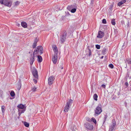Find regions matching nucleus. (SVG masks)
Instances as JSON below:
<instances>
[{
  "instance_id": "obj_1",
  "label": "nucleus",
  "mask_w": 131,
  "mask_h": 131,
  "mask_svg": "<svg viewBox=\"0 0 131 131\" xmlns=\"http://www.w3.org/2000/svg\"><path fill=\"white\" fill-rule=\"evenodd\" d=\"M52 47L53 50L54 52V54L52 60L53 63L56 64L57 60V54L58 53V50L56 46L55 45H53Z\"/></svg>"
},
{
  "instance_id": "obj_2",
  "label": "nucleus",
  "mask_w": 131,
  "mask_h": 131,
  "mask_svg": "<svg viewBox=\"0 0 131 131\" xmlns=\"http://www.w3.org/2000/svg\"><path fill=\"white\" fill-rule=\"evenodd\" d=\"M43 48L41 46H38L37 48L35 49L34 52V54H41L43 53Z\"/></svg>"
},
{
  "instance_id": "obj_3",
  "label": "nucleus",
  "mask_w": 131,
  "mask_h": 131,
  "mask_svg": "<svg viewBox=\"0 0 131 131\" xmlns=\"http://www.w3.org/2000/svg\"><path fill=\"white\" fill-rule=\"evenodd\" d=\"M72 102L73 100H72L70 99L67 102V104L64 110V111L65 112H67L68 111Z\"/></svg>"
},
{
  "instance_id": "obj_4",
  "label": "nucleus",
  "mask_w": 131,
  "mask_h": 131,
  "mask_svg": "<svg viewBox=\"0 0 131 131\" xmlns=\"http://www.w3.org/2000/svg\"><path fill=\"white\" fill-rule=\"evenodd\" d=\"M32 73L34 78L36 79H37L38 77V72L35 68H33Z\"/></svg>"
},
{
  "instance_id": "obj_5",
  "label": "nucleus",
  "mask_w": 131,
  "mask_h": 131,
  "mask_svg": "<svg viewBox=\"0 0 131 131\" xmlns=\"http://www.w3.org/2000/svg\"><path fill=\"white\" fill-rule=\"evenodd\" d=\"M100 106H98L96 107L95 111V114H96L97 115H99L102 112V110L101 107V105H100Z\"/></svg>"
},
{
  "instance_id": "obj_6",
  "label": "nucleus",
  "mask_w": 131,
  "mask_h": 131,
  "mask_svg": "<svg viewBox=\"0 0 131 131\" xmlns=\"http://www.w3.org/2000/svg\"><path fill=\"white\" fill-rule=\"evenodd\" d=\"M17 107L18 108L20 109H24L22 110H21L20 112V113H23L26 110V107H25L24 106L21 104L18 105L17 106Z\"/></svg>"
},
{
  "instance_id": "obj_7",
  "label": "nucleus",
  "mask_w": 131,
  "mask_h": 131,
  "mask_svg": "<svg viewBox=\"0 0 131 131\" xmlns=\"http://www.w3.org/2000/svg\"><path fill=\"white\" fill-rule=\"evenodd\" d=\"M55 78L53 76H51L48 79V84L49 85H51L53 83Z\"/></svg>"
},
{
  "instance_id": "obj_8",
  "label": "nucleus",
  "mask_w": 131,
  "mask_h": 131,
  "mask_svg": "<svg viewBox=\"0 0 131 131\" xmlns=\"http://www.w3.org/2000/svg\"><path fill=\"white\" fill-rule=\"evenodd\" d=\"M85 127L88 129L90 130H92L93 128V126L88 123H86L85 124Z\"/></svg>"
},
{
  "instance_id": "obj_9",
  "label": "nucleus",
  "mask_w": 131,
  "mask_h": 131,
  "mask_svg": "<svg viewBox=\"0 0 131 131\" xmlns=\"http://www.w3.org/2000/svg\"><path fill=\"white\" fill-rule=\"evenodd\" d=\"M3 4L9 7L11 5L12 2L8 0H4Z\"/></svg>"
},
{
  "instance_id": "obj_10",
  "label": "nucleus",
  "mask_w": 131,
  "mask_h": 131,
  "mask_svg": "<svg viewBox=\"0 0 131 131\" xmlns=\"http://www.w3.org/2000/svg\"><path fill=\"white\" fill-rule=\"evenodd\" d=\"M66 34L67 32H65L61 37V41L62 43H63L66 39Z\"/></svg>"
},
{
  "instance_id": "obj_11",
  "label": "nucleus",
  "mask_w": 131,
  "mask_h": 131,
  "mask_svg": "<svg viewBox=\"0 0 131 131\" xmlns=\"http://www.w3.org/2000/svg\"><path fill=\"white\" fill-rule=\"evenodd\" d=\"M104 33L103 32L101 31H99L98 33V35L97 37V38H102L104 36Z\"/></svg>"
},
{
  "instance_id": "obj_12",
  "label": "nucleus",
  "mask_w": 131,
  "mask_h": 131,
  "mask_svg": "<svg viewBox=\"0 0 131 131\" xmlns=\"http://www.w3.org/2000/svg\"><path fill=\"white\" fill-rule=\"evenodd\" d=\"M35 55H34V53H33V55H31V56L30 57V64L32 65V64L34 61V58L35 57Z\"/></svg>"
},
{
  "instance_id": "obj_13",
  "label": "nucleus",
  "mask_w": 131,
  "mask_h": 131,
  "mask_svg": "<svg viewBox=\"0 0 131 131\" xmlns=\"http://www.w3.org/2000/svg\"><path fill=\"white\" fill-rule=\"evenodd\" d=\"M115 123H113L112 125L110 127L109 131H112L114 127L115 126Z\"/></svg>"
},
{
  "instance_id": "obj_14",
  "label": "nucleus",
  "mask_w": 131,
  "mask_h": 131,
  "mask_svg": "<svg viewBox=\"0 0 131 131\" xmlns=\"http://www.w3.org/2000/svg\"><path fill=\"white\" fill-rule=\"evenodd\" d=\"M37 61L38 62H41L42 61V57L39 55L37 56Z\"/></svg>"
},
{
  "instance_id": "obj_15",
  "label": "nucleus",
  "mask_w": 131,
  "mask_h": 131,
  "mask_svg": "<svg viewBox=\"0 0 131 131\" xmlns=\"http://www.w3.org/2000/svg\"><path fill=\"white\" fill-rule=\"evenodd\" d=\"M126 2V0H122L121 1L119 2L118 4V5L119 6H120L123 4L124 3H125Z\"/></svg>"
},
{
  "instance_id": "obj_16",
  "label": "nucleus",
  "mask_w": 131,
  "mask_h": 131,
  "mask_svg": "<svg viewBox=\"0 0 131 131\" xmlns=\"http://www.w3.org/2000/svg\"><path fill=\"white\" fill-rule=\"evenodd\" d=\"M21 26L24 28H26L27 27V24L25 22H22L21 23Z\"/></svg>"
},
{
  "instance_id": "obj_17",
  "label": "nucleus",
  "mask_w": 131,
  "mask_h": 131,
  "mask_svg": "<svg viewBox=\"0 0 131 131\" xmlns=\"http://www.w3.org/2000/svg\"><path fill=\"white\" fill-rule=\"evenodd\" d=\"M37 39L33 43L32 46V48H35L37 46Z\"/></svg>"
},
{
  "instance_id": "obj_18",
  "label": "nucleus",
  "mask_w": 131,
  "mask_h": 131,
  "mask_svg": "<svg viewBox=\"0 0 131 131\" xmlns=\"http://www.w3.org/2000/svg\"><path fill=\"white\" fill-rule=\"evenodd\" d=\"M73 8V6H69L67 7V9L69 10L70 11Z\"/></svg>"
},
{
  "instance_id": "obj_19",
  "label": "nucleus",
  "mask_w": 131,
  "mask_h": 131,
  "mask_svg": "<svg viewBox=\"0 0 131 131\" xmlns=\"http://www.w3.org/2000/svg\"><path fill=\"white\" fill-rule=\"evenodd\" d=\"M98 96L97 94H95L93 96V98L95 100H97V98Z\"/></svg>"
},
{
  "instance_id": "obj_20",
  "label": "nucleus",
  "mask_w": 131,
  "mask_h": 131,
  "mask_svg": "<svg viewBox=\"0 0 131 131\" xmlns=\"http://www.w3.org/2000/svg\"><path fill=\"white\" fill-rule=\"evenodd\" d=\"M106 51L107 50L105 48H103L102 51V53L103 54H105L106 53Z\"/></svg>"
},
{
  "instance_id": "obj_21",
  "label": "nucleus",
  "mask_w": 131,
  "mask_h": 131,
  "mask_svg": "<svg viewBox=\"0 0 131 131\" xmlns=\"http://www.w3.org/2000/svg\"><path fill=\"white\" fill-rule=\"evenodd\" d=\"M24 125L26 127H28L29 126V124L28 123L26 122H25L24 123Z\"/></svg>"
},
{
  "instance_id": "obj_22",
  "label": "nucleus",
  "mask_w": 131,
  "mask_h": 131,
  "mask_svg": "<svg viewBox=\"0 0 131 131\" xmlns=\"http://www.w3.org/2000/svg\"><path fill=\"white\" fill-rule=\"evenodd\" d=\"M111 23L113 25H115V20L114 19H112L111 20Z\"/></svg>"
},
{
  "instance_id": "obj_23",
  "label": "nucleus",
  "mask_w": 131,
  "mask_h": 131,
  "mask_svg": "<svg viewBox=\"0 0 131 131\" xmlns=\"http://www.w3.org/2000/svg\"><path fill=\"white\" fill-rule=\"evenodd\" d=\"M5 106H2V111L3 112V113L4 112H5Z\"/></svg>"
},
{
  "instance_id": "obj_24",
  "label": "nucleus",
  "mask_w": 131,
  "mask_h": 131,
  "mask_svg": "<svg viewBox=\"0 0 131 131\" xmlns=\"http://www.w3.org/2000/svg\"><path fill=\"white\" fill-rule=\"evenodd\" d=\"M10 95L12 96H14L15 95V93L13 91H12L10 93Z\"/></svg>"
},
{
  "instance_id": "obj_25",
  "label": "nucleus",
  "mask_w": 131,
  "mask_h": 131,
  "mask_svg": "<svg viewBox=\"0 0 131 131\" xmlns=\"http://www.w3.org/2000/svg\"><path fill=\"white\" fill-rule=\"evenodd\" d=\"M76 9L75 8H72V9L71 10V12L72 13H74L76 11Z\"/></svg>"
},
{
  "instance_id": "obj_26",
  "label": "nucleus",
  "mask_w": 131,
  "mask_h": 131,
  "mask_svg": "<svg viewBox=\"0 0 131 131\" xmlns=\"http://www.w3.org/2000/svg\"><path fill=\"white\" fill-rule=\"evenodd\" d=\"M91 120L93 121V122L95 124L96 123V121L95 119L94 118H93V117L92 118Z\"/></svg>"
},
{
  "instance_id": "obj_27",
  "label": "nucleus",
  "mask_w": 131,
  "mask_h": 131,
  "mask_svg": "<svg viewBox=\"0 0 131 131\" xmlns=\"http://www.w3.org/2000/svg\"><path fill=\"white\" fill-rule=\"evenodd\" d=\"M88 52H89L88 55L89 56H90L91 55V50L89 49H88Z\"/></svg>"
},
{
  "instance_id": "obj_28",
  "label": "nucleus",
  "mask_w": 131,
  "mask_h": 131,
  "mask_svg": "<svg viewBox=\"0 0 131 131\" xmlns=\"http://www.w3.org/2000/svg\"><path fill=\"white\" fill-rule=\"evenodd\" d=\"M96 48L97 49H100V45H97L95 46Z\"/></svg>"
},
{
  "instance_id": "obj_29",
  "label": "nucleus",
  "mask_w": 131,
  "mask_h": 131,
  "mask_svg": "<svg viewBox=\"0 0 131 131\" xmlns=\"http://www.w3.org/2000/svg\"><path fill=\"white\" fill-rule=\"evenodd\" d=\"M109 67L111 68L112 69L113 68L114 66L113 64H109Z\"/></svg>"
},
{
  "instance_id": "obj_30",
  "label": "nucleus",
  "mask_w": 131,
  "mask_h": 131,
  "mask_svg": "<svg viewBox=\"0 0 131 131\" xmlns=\"http://www.w3.org/2000/svg\"><path fill=\"white\" fill-rule=\"evenodd\" d=\"M104 24H106V20L105 19H104L102 20V22Z\"/></svg>"
},
{
  "instance_id": "obj_31",
  "label": "nucleus",
  "mask_w": 131,
  "mask_h": 131,
  "mask_svg": "<svg viewBox=\"0 0 131 131\" xmlns=\"http://www.w3.org/2000/svg\"><path fill=\"white\" fill-rule=\"evenodd\" d=\"M3 92L2 90H0V97H1L3 95Z\"/></svg>"
},
{
  "instance_id": "obj_32",
  "label": "nucleus",
  "mask_w": 131,
  "mask_h": 131,
  "mask_svg": "<svg viewBox=\"0 0 131 131\" xmlns=\"http://www.w3.org/2000/svg\"><path fill=\"white\" fill-rule=\"evenodd\" d=\"M37 88L35 87H34L32 89V91L33 92H35L36 91Z\"/></svg>"
},
{
  "instance_id": "obj_33",
  "label": "nucleus",
  "mask_w": 131,
  "mask_h": 131,
  "mask_svg": "<svg viewBox=\"0 0 131 131\" xmlns=\"http://www.w3.org/2000/svg\"><path fill=\"white\" fill-rule=\"evenodd\" d=\"M86 120L87 121L89 122H90V121H91V119L89 117H87L86 118Z\"/></svg>"
},
{
  "instance_id": "obj_34",
  "label": "nucleus",
  "mask_w": 131,
  "mask_h": 131,
  "mask_svg": "<svg viewBox=\"0 0 131 131\" xmlns=\"http://www.w3.org/2000/svg\"><path fill=\"white\" fill-rule=\"evenodd\" d=\"M127 61L129 64H131V59H128L127 60Z\"/></svg>"
},
{
  "instance_id": "obj_35",
  "label": "nucleus",
  "mask_w": 131,
  "mask_h": 131,
  "mask_svg": "<svg viewBox=\"0 0 131 131\" xmlns=\"http://www.w3.org/2000/svg\"><path fill=\"white\" fill-rule=\"evenodd\" d=\"M19 3L20 2L17 1L15 3V5H17L19 4Z\"/></svg>"
},
{
  "instance_id": "obj_36",
  "label": "nucleus",
  "mask_w": 131,
  "mask_h": 131,
  "mask_svg": "<svg viewBox=\"0 0 131 131\" xmlns=\"http://www.w3.org/2000/svg\"><path fill=\"white\" fill-rule=\"evenodd\" d=\"M107 116L105 115V116L104 117V122H105V121H106V119L107 118Z\"/></svg>"
},
{
  "instance_id": "obj_37",
  "label": "nucleus",
  "mask_w": 131,
  "mask_h": 131,
  "mask_svg": "<svg viewBox=\"0 0 131 131\" xmlns=\"http://www.w3.org/2000/svg\"><path fill=\"white\" fill-rule=\"evenodd\" d=\"M33 81L36 84L37 83V80L34 79H33Z\"/></svg>"
},
{
  "instance_id": "obj_38",
  "label": "nucleus",
  "mask_w": 131,
  "mask_h": 131,
  "mask_svg": "<svg viewBox=\"0 0 131 131\" xmlns=\"http://www.w3.org/2000/svg\"><path fill=\"white\" fill-rule=\"evenodd\" d=\"M4 0H0V3L1 4H3Z\"/></svg>"
},
{
  "instance_id": "obj_39",
  "label": "nucleus",
  "mask_w": 131,
  "mask_h": 131,
  "mask_svg": "<svg viewBox=\"0 0 131 131\" xmlns=\"http://www.w3.org/2000/svg\"><path fill=\"white\" fill-rule=\"evenodd\" d=\"M70 129L72 131H74L75 130L74 128L73 127H71L70 128Z\"/></svg>"
},
{
  "instance_id": "obj_40",
  "label": "nucleus",
  "mask_w": 131,
  "mask_h": 131,
  "mask_svg": "<svg viewBox=\"0 0 131 131\" xmlns=\"http://www.w3.org/2000/svg\"><path fill=\"white\" fill-rule=\"evenodd\" d=\"M101 86L102 87L104 88H105V85H104V84L102 85Z\"/></svg>"
},
{
  "instance_id": "obj_41",
  "label": "nucleus",
  "mask_w": 131,
  "mask_h": 131,
  "mask_svg": "<svg viewBox=\"0 0 131 131\" xmlns=\"http://www.w3.org/2000/svg\"><path fill=\"white\" fill-rule=\"evenodd\" d=\"M125 85H128V83H127V82H126V83H125Z\"/></svg>"
},
{
  "instance_id": "obj_42",
  "label": "nucleus",
  "mask_w": 131,
  "mask_h": 131,
  "mask_svg": "<svg viewBox=\"0 0 131 131\" xmlns=\"http://www.w3.org/2000/svg\"><path fill=\"white\" fill-rule=\"evenodd\" d=\"M63 69V66H62L61 67V69Z\"/></svg>"
},
{
  "instance_id": "obj_43",
  "label": "nucleus",
  "mask_w": 131,
  "mask_h": 131,
  "mask_svg": "<svg viewBox=\"0 0 131 131\" xmlns=\"http://www.w3.org/2000/svg\"><path fill=\"white\" fill-rule=\"evenodd\" d=\"M103 57H104V56H102V57H101V59H102V58H103Z\"/></svg>"
},
{
  "instance_id": "obj_44",
  "label": "nucleus",
  "mask_w": 131,
  "mask_h": 131,
  "mask_svg": "<svg viewBox=\"0 0 131 131\" xmlns=\"http://www.w3.org/2000/svg\"><path fill=\"white\" fill-rule=\"evenodd\" d=\"M18 111L19 112L20 111V110H18Z\"/></svg>"
},
{
  "instance_id": "obj_45",
  "label": "nucleus",
  "mask_w": 131,
  "mask_h": 131,
  "mask_svg": "<svg viewBox=\"0 0 131 131\" xmlns=\"http://www.w3.org/2000/svg\"><path fill=\"white\" fill-rule=\"evenodd\" d=\"M59 67L60 68V66H59Z\"/></svg>"
}]
</instances>
